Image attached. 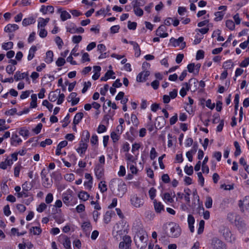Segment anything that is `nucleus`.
<instances>
[{
  "label": "nucleus",
  "mask_w": 249,
  "mask_h": 249,
  "mask_svg": "<svg viewBox=\"0 0 249 249\" xmlns=\"http://www.w3.org/2000/svg\"><path fill=\"white\" fill-rule=\"evenodd\" d=\"M60 18L62 21H65L71 18V15L66 11H63L60 14Z\"/></svg>",
  "instance_id": "obj_29"
},
{
  "label": "nucleus",
  "mask_w": 249,
  "mask_h": 249,
  "mask_svg": "<svg viewBox=\"0 0 249 249\" xmlns=\"http://www.w3.org/2000/svg\"><path fill=\"white\" fill-rule=\"evenodd\" d=\"M16 67L12 65H8L6 67V71L8 74H12L16 70Z\"/></svg>",
  "instance_id": "obj_51"
},
{
  "label": "nucleus",
  "mask_w": 249,
  "mask_h": 249,
  "mask_svg": "<svg viewBox=\"0 0 249 249\" xmlns=\"http://www.w3.org/2000/svg\"><path fill=\"white\" fill-rule=\"evenodd\" d=\"M18 28V26L17 24H8L4 28V31L6 33H11L17 30Z\"/></svg>",
  "instance_id": "obj_13"
},
{
  "label": "nucleus",
  "mask_w": 249,
  "mask_h": 249,
  "mask_svg": "<svg viewBox=\"0 0 249 249\" xmlns=\"http://www.w3.org/2000/svg\"><path fill=\"white\" fill-rule=\"evenodd\" d=\"M78 197L80 199L86 201L88 199L89 197V195L87 192L82 191L79 194Z\"/></svg>",
  "instance_id": "obj_33"
},
{
  "label": "nucleus",
  "mask_w": 249,
  "mask_h": 249,
  "mask_svg": "<svg viewBox=\"0 0 249 249\" xmlns=\"http://www.w3.org/2000/svg\"><path fill=\"white\" fill-rule=\"evenodd\" d=\"M129 43L133 45L134 49L135 51V55L136 57H139L141 54V50L138 44L134 41H130Z\"/></svg>",
  "instance_id": "obj_20"
},
{
  "label": "nucleus",
  "mask_w": 249,
  "mask_h": 249,
  "mask_svg": "<svg viewBox=\"0 0 249 249\" xmlns=\"http://www.w3.org/2000/svg\"><path fill=\"white\" fill-rule=\"evenodd\" d=\"M170 42L174 47L180 46V48L183 49L186 47V43L184 41V37L182 36L179 37L178 39L172 37Z\"/></svg>",
  "instance_id": "obj_5"
},
{
  "label": "nucleus",
  "mask_w": 249,
  "mask_h": 249,
  "mask_svg": "<svg viewBox=\"0 0 249 249\" xmlns=\"http://www.w3.org/2000/svg\"><path fill=\"white\" fill-rule=\"evenodd\" d=\"M52 143V140L50 139H47L44 141H42L40 142V146L42 147H44L46 145H51Z\"/></svg>",
  "instance_id": "obj_53"
},
{
  "label": "nucleus",
  "mask_w": 249,
  "mask_h": 249,
  "mask_svg": "<svg viewBox=\"0 0 249 249\" xmlns=\"http://www.w3.org/2000/svg\"><path fill=\"white\" fill-rule=\"evenodd\" d=\"M105 181H101L99 183V188L102 193H104L107 190V187Z\"/></svg>",
  "instance_id": "obj_45"
},
{
  "label": "nucleus",
  "mask_w": 249,
  "mask_h": 249,
  "mask_svg": "<svg viewBox=\"0 0 249 249\" xmlns=\"http://www.w3.org/2000/svg\"><path fill=\"white\" fill-rule=\"evenodd\" d=\"M166 30V28L165 27V26L163 25H160L156 30V35L163 38L167 37L168 34L167 33H163Z\"/></svg>",
  "instance_id": "obj_12"
},
{
  "label": "nucleus",
  "mask_w": 249,
  "mask_h": 249,
  "mask_svg": "<svg viewBox=\"0 0 249 249\" xmlns=\"http://www.w3.org/2000/svg\"><path fill=\"white\" fill-rule=\"evenodd\" d=\"M85 177L87 179H88L89 181H87V184H89V189H90L92 187V177L90 174L86 173L85 175Z\"/></svg>",
  "instance_id": "obj_47"
},
{
  "label": "nucleus",
  "mask_w": 249,
  "mask_h": 249,
  "mask_svg": "<svg viewBox=\"0 0 249 249\" xmlns=\"http://www.w3.org/2000/svg\"><path fill=\"white\" fill-rule=\"evenodd\" d=\"M88 147L87 142H83V139L80 143V146L77 149V151L80 154H84Z\"/></svg>",
  "instance_id": "obj_15"
},
{
  "label": "nucleus",
  "mask_w": 249,
  "mask_h": 249,
  "mask_svg": "<svg viewBox=\"0 0 249 249\" xmlns=\"http://www.w3.org/2000/svg\"><path fill=\"white\" fill-rule=\"evenodd\" d=\"M36 50V47L35 46H32L30 48L29 51V54L27 57L28 61L31 60L34 58V57L35 56V53Z\"/></svg>",
  "instance_id": "obj_23"
},
{
  "label": "nucleus",
  "mask_w": 249,
  "mask_h": 249,
  "mask_svg": "<svg viewBox=\"0 0 249 249\" xmlns=\"http://www.w3.org/2000/svg\"><path fill=\"white\" fill-rule=\"evenodd\" d=\"M47 208V205L44 203H41L37 207L36 210L39 213L42 212Z\"/></svg>",
  "instance_id": "obj_63"
},
{
  "label": "nucleus",
  "mask_w": 249,
  "mask_h": 249,
  "mask_svg": "<svg viewBox=\"0 0 249 249\" xmlns=\"http://www.w3.org/2000/svg\"><path fill=\"white\" fill-rule=\"evenodd\" d=\"M127 27L130 30H135L137 27V23L136 22L128 21Z\"/></svg>",
  "instance_id": "obj_58"
},
{
  "label": "nucleus",
  "mask_w": 249,
  "mask_h": 249,
  "mask_svg": "<svg viewBox=\"0 0 249 249\" xmlns=\"http://www.w3.org/2000/svg\"><path fill=\"white\" fill-rule=\"evenodd\" d=\"M13 47V43L12 42H8L6 43H4L2 45V48L3 50H8L12 49Z\"/></svg>",
  "instance_id": "obj_41"
},
{
  "label": "nucleus",
  "mask_w": 249,
  "mask_h": 249,
  "mask_svg": "<svg viewBox=\"0 0 249 249\" xmlns=\"http://www.w3.org/2000/svg\"><path fill=\"white\" fill-rule=\"evenodd\" d=\"M149 74L150 72L148 71H143L137 75L136 80L139 82H144Z\"/></svg>",
  "instance_id": "obj_11"
},
{
  "label": "nucleus",
  "mask_w": 249,
  "mask_h": 249,
  "mask_svg": "<svg viewBox=\"0 0 249 249\" xmlns=\"http://www.w3.org/2000/svg\"><path fill=\"white\" fill-rule=\"evenodd\" d=\"M84 114L82 112H78L75 115L73 121V124L76 125L78 124L81 121L83 117Z\"/></svg>",
  "instance_id": "obj_21"
},
{
  "label": "nucleus",
  "mask_w": 249,
  "mask_h": 249,
  "mask_svg": "<svg viewBox=\"0 0 249 249\" xmlns=\"http://www.w3.org/2000/svg\"><path fill=\"white\" fill-rule=\"evenodd\" d=\"M212 204H213V199H212V197L210 196H207L206 197V202H205V207L208 209H210V208H212Z\"/></svg>",
  "instance_id": "obj_43"
},
{
  "label": "nucleus",
  "mask_w": 249,
  "mask_h": 249,
  "mask_svg": "<svg viewBox=\"0 0 249 249\" xmlns=\"http://www.w3.org/2000/svg\"><path fill=\"white\" fill-rule=\"evenodd\" d=\"M91 82L89 81H88L87 82H85L84 88H83V89L82 90V92L83 93H85L87 91L88 88L89 87H90L91 86Z\"/></svg>",
  "instance_id": "obj_61"
},
{
  "label": "nucleus",
  "mask_w": 249,
  "mask_h": 249,
  "mask_svg": "<svg viewBox=\"0 0 249 249\" xmlns=\"http://www.w3.org/2000/svg\"><path fill=\"white\" fill-rule=\"evenodd\" d=\"M70 115L69 114H68L67 116L65 117L64 120H63V124H62V126L63 127H66L68 124L70 123Z\"/></svg>",
  "instance_id": "obj_59"
},
{
  "label": "nucleus",
  "mask_w": 249,
  "mask_h": 249,
  "mask_svg": "<svg viewBox=\"0 0 249 249\" xmlns=\"http://www.w3.org/2000/svg\"><path fill=\"white\" fill-rule=\"evenodd\" d=\"M53 54L52 51H48L46 52L45 61L47 63H51L53 61Z\"/></svg>",
  "instance_id": "obj_24"
},
{
  "label": "nucleus",
  "mask_w": 249,
  "mask_h": 249,
  "mask_svg": "<svg viewBox=\"0 0 249 249\" xmlns=\"http://www.w3.org/2000/svg\"><path fill=\"white\" fill-rule=\"evenodd\" d=\"M115 73L112 70H108L105 73V75L101 77L100 80L102 81H106L109 78L115 79V76H113Z\"/></svg>",
  "instance_id": "obj_14"
},
{
  "label": "nucleus",
  "mask_w": 249,
  "mask_h": 249,
  "mask_svg": "<svg viewBox=\"0 0 249 249\" xmlns=\"http://www.w3.org/2000/svg\"><path fill=\"white\" fill-rule=\"evenodd\" d=\"M83 135L84 137L83 140V142H89V138L90 137V134H89V132L88 131H84L83 133Z\"/></svg>",
  "instance_id": "obj_56"
},
{
  "label": "nucleus",
  "mask_w": 249,
  "mask_h": 249,
  "mask_svg": "<svg viewBox=\"0 0 249 249\" xmlns=\"http://www.w3.org/2000/svg\"><path fill=\"white\" fill-rule=\"evenodd\" d=\"M22 142L20 138H18V136L17 134H13L11 138V145H17L15 143H17L19 144Z\"/></svg>",
  "instance_id": "obj_22"
},
{
  "label": "nucleus",
  "mask_w": 249,
  "mask_h": 249,
  "mask_svg": "<svg viewBox=\"0 0 249 249\" xmlns=\"http://www.w3.org/2000/svg\"><path fill=\"white\" fill-rule=\"evenodd\" d=\"M125 244V247H130L131 243V239L130 236L125 235L124 237L123 241Z\"/></svg>",
  "instance_id": "obj_44"
},
{
  "label": "nucleus",
  "mask_w": 249,
  "mask_h": 249,
  "mask_svg": "<svg viewBox=\"0 0 249 249\" xmlns=\"http://www.w3.org/2000/svg\"><path fill=\"white\" fill-rule=\"evenodd\" d=\"M30 232H33L34 235H39L41 233L42 230L39 227H32L30 229Z\"/></svg>",
  "instance_id": "obj_34"
},
{
  "label": "nucleus",
  "mask_w": 249,
  "mask_h": 249,
  "mask_svg": "<svg viewBox=\"0 0 249 249\" xmlns=\"http://www.w3.org/2000/svg\"><path fill=\"white\" fill-rule=\"evenodd\" d=\"M65 63V59L62 57H59L56 61V64L58 67L63 66Z\"/></svg>",
  "instance_id": "obj_54"
},
{
  "label": "nucleus",
  "mask_w": 249,
  "mask_h": 249,
  "mask_svg": "<svg viewBox=\"0 0 249 249\" xmlns=\"http://www.w3.org/2000/svg\"><path fill=\"white\" fill-rule=\"evenodd\" d=\"M157 156V153L156 151L155 148L152 147L151 149L150 155L151 160H153L154 159H155L156 158V157Z\"/></svg>",
  "instance_id": "obj_60"
},
{
  "label": "nucleus",
  "mask_w": 249,
  "mask_h": 249,
  "mask_svg": "<svg viewBox=\"0 0 249 249\" xmlns=\"http://www.w3.org/2000/svg\"><path fill=\"white\" fill-rule=\"evenodd\" d=\"M42 105L46 107L50 111H52L53 108V105L50 103L47 100H45L43 101Z\"/></svg>",
  "instance_id": "obj_50"
},
{
  "label": "nucleus",
  "mask_w": 249,
  "mask_h": 249,
  "mask_svg": "<svg viewBox=\"0 0 249 249\" xmlns=\"http://www.w3.org/2000/svg\"><path fill=\"white\" fill-rule=\"evenodd\" d=\"M187 222L190 231L191 232H193L194 231V227L193 224L195 223V218L194 216L191 214L188 215Z\"/></svg>",
  "instance_id": "obj_17"
},
{
  "label": "nucleus",
  "mask_w": 249,
  "mask_h": 249,
  "mask_svg": "<svg viewBox=\"0 0 249 249\" xmlns=\"http://www.w3.org/2000/svg\"><path fill=\"white\" fill-rule=\"evenodd\" d=\"M204 57V52L203 50H198L196 55V59H203Z\"/></svg>",
  "instance_id": "obj_55"
},
{
  "label": "nucleus",
  "mask_w": 249,
  "mask_h": 249,
  "mask_svg": "<svg viewBox=\"0 0 249 249\" xmlns=\"http://www.w3.org/2000/svg\"><path fill=\"white\" fill-rule=\"evenodd\" d=\"M26 76H27V72L21 73L19 71H17L14 75V78L15 81H18L24 79Z\"/></svg>",
  "instance_id": "obj_19"
},
{
  "label": "nucleus",
  "mask_w": 249,
  "mask_h": 249,
  "mask_svg": "<svg viewBox=\"0 0 249 249\" xmlns=\"http://www.w3.org/2000/svg\"><path fill=\"white\" fill-rule=\"evenodd\" d=\"M58 91L59 95L58 96L59 97L58 98H57V105H60L64 101V98H65V95L63 93L60 94V90L59 89H57L55 92Z\"/></svg>",
  "instance_id": "obj_42"
},
{
  "label": "nucleus",
  "mask_w": 249,
  "mask_h": 249,
  "mask_svg": "<svg viewBox=\"0 0 249 249\" xmlns=\"http://www.w3.org/2000/svg\"><path fill=\"white\" fill-rule=\"evenodd\" d=\"M133 8L134 12L136 16L141 17L143 15V11L140 7L133 6Z\"/></svg>",
  "instance_id": "obj_37"
},
{
  "label": "nucleus",
  "mask_w": 249,
  "mask_h": 249,
  "mask_svg": "<svg viewBox=\"0 0 249 249\" xmlns=\"http://www.w3.org/2000/svg\"><path fill=\"white\" fill-rule=\"evenodd\" d=\"M162 198L166 202L172 203L174 202L173 197L169 193H164L163 195Z\"/></svg>",
  "instance_id": "obj_26"
},
{
  "label": "nucleus",
  "mask_w": 249,
  "mask_h": 249,
  "mask_svg": "<svg viewBox=\"0 0 249 249\" xmlns=\"http://www.w3.org/2000/svg\"><path fill=\"white\" fill-rule=\"evenodd\" d=\"M173 225L169 224L170 232L168 235L171 237H177L180 235L181 230L178 225L175 224L174 226H171Z\"/></svg>",
  "instance_id": "obj_8"
},
{
  "label": "nucleus",
  "mask_w": 249,
  "mask_h": 249,
  "mask_svg": "<svg viewBox=\"0 0 249 249\" xmlns=\"http://www.w3.org/2000/svg\"><path fill=\"white\" fill-rule=\"evenodd\" d=\"M233 66V63L231 60H230L226 62H225L223 64V67L226 69L231 68Z\"/></svg>",
  "instance_id": "obj_48"
},
{
  "label": "nucleus",
  "mask_w": 249,
  "mask_h": 249,
  "mask_svg": "<svg viewBox=\"0 0 249 249\" xmlns=\"http://www.w3.org/2000/svg\"><path fill=\"white\" fill-rule=\"evenodd\" d=\"M156 121H158V126L161 128L164 126V125L165 123V121L164 118L162 116L158 117L156 119Z\"/></svg>",
  "instance_id": "obj_36"
},
{
  "label": "nucleus",
  "mask_w": 249,
  "mask_h": 249,
  "mask_svg": "<svg viewBox=\"0 0 249 249\" xmlns=\"http://www.w3.org/2000/svg\"><path fill=\"white\" fill-rule=\"evenodd\" d=\"M42 126L41 123H39L35 128L33 129V131L36 134H38L40 133Z\"/></svg>",
  "instance_id": "obj_57"
},
{
  "label": "nucleus",
  "mask_w": 249,
  "mask_h": 249,
  "mask_svg": "<svg viewBox=\"0 0 249 249\" xmlns=\"http://www.w3.org/2000/svg\"><path fill=\"white\" fill-rule=\"evenodd\" d=\"M109 188L113 194L122 197L127 191L125 183L122 180L113 179L109 183Z\"/></svg>",
  "instance_id": "obj_1"
},
{
  "label": "nucleus",
  "mask_w": 249,
  "mask_h": 249,
  "mask_svg": "<svg viewBox=\"0 0 249 249\" xmlns=\"http://www.w3.org/2000/svg\"><path fill=\"white\" fill-rule=\"evenodd\" d=\"M39 19L40 21L38 23V28L44 27L50 21L49 18H46L45 19L40 18Z\"/></svg>",
  "instance_id": "obj_25"
},
{
  "label": "nucleus",
  "mask_w": 249,
  "mask_h": 249,
  "mask_svg": "<svg viewBox=\"0 0 249 249\" xmlns=\"http://www.w3.org/2000/svg\"><path fill=\"white\" fill-rule=\"evenodd\" d=\"M249 64V57L246 58L242 61L240 64L239 66L241 67H246Z\"/></svg>",
  "instance_id": "obj_64"
},
{
  "label": "nucleus",
  "mask_w": 249,
  "mask_h": 249,
  "mask_svg": "<svg viewBox=\"0 0 249 249\" xmlns=\"http://www.w3.org/2000/svg\"><path fill=\"white\" fill-rule=\"evenodd\" d=\"M226 26L230 30H233L235 28V24L231 20H227L226 22Z\"/></svg>",
  "instance_id": "obj_40"
},
{
  "label": "nucleus",
  "mask_w": 249,
  "mask_h": 249,
  "mask_svg": "<svg viewBox=\"0 0 249 249\" xmlns=\"http://www.w3.org/2000/svg\"><path fill=\"white\" fill-rule=\"evenodd\" d=\"M156 190L153 187L151 188L149 190V195L150 198L152 200H154V198L156 196Z\"/></svg>",
  "instance_id": "obj_52"
},
{
  "label": "nucleus",
  "mask_w": 249,
  "mask_h": 249,
  "mask_svg": "<svg viewBox=\"0 0 249 249\" xmlns=\"http://www.w3.org/2000/svg\"><path fill=\"white\" fill-rule=\"evenodd\" d=\"M94 172L97 178L101 179L104 175V166L97 164L94 168Z\"/></svg>",
  "instance_id": "obj_9"
},
{
  "label": "nucleus",
  "mask_w": 249,
  "mask_h": 249,
  "mask_svg": "<svg viewBox=\"0 0 249 249\" xmlns=\"http://www.w3.org/2000/svg\"><path fill=\"white\" fill-rule=\"evenodd\" d=\"M198 81L195 78H191L189 80V83H183V85L185 86V89L184 88H182L180 91L179 94L182 97H184L186 94V90L188 91L190 89V85H191L192 83H194L195 85L197 83Z\"/></svg>",
  "instance_id": "obj_6"
},
{
  "label": "nucleus",
  "mask_w": 249,
  "mask_h": 249,
  "mask_svg": "<svg viewBox=\"0 0 249 249\" xmlns=\"http://www.w3.org/2000/svg\"><path fill=\"white\" fill-rule=\"evenodd\" d=\"M137 247L140 249H144L147 246V234L143 231H139L134 238Z\"/></svg>",
  "instance_id": "obj_2"
},
{
  "label": "nucleus",
  "mask_w": 249,
  "mask_h": 249,
  "mask_svg": "<svg viewBox=\"0 0 249 249\" xmlns=\"http://www.w3.org/2000/svg\"><path fill=\"white\" fill-rule=\"evenodd\" d=\"M184 171L188 175L191 176L193 173V168L192 166H188L186 165L184 168Z\"/></svg>",
  "instance_id": "obj_49"
},
{
  "label": "nucleus",
  "mask_w": 249,
  "mask_h": 249,
  "mask_svg": "<svg viewBox=\"0 0 249 249\" xmlns=\"http://www.w3.org/2000/svg\"><path fill=\"white\" fill-rule=\"evenodd\" d=\"M211 247L213 249H227L226 245L217 237L212 239Z\"/></svg>",
  "instance_id": "obj_4"
},
{
  "label": "nucleus",
  "mask_w": 249,
  "mask_h": 249,
  "mask_svg": "<svg viewBox=\"0 0 249 249\" xmlns=\"http://www.w3.org/2000/svg\"><path fill=\"white\" fill-rule=\"evenodd\" d=\"M111 214L112 213L110 211H107L106 213L104 216V221L105 223L107 224L110 221L111 218Z\"/></svg>",
  "instance_id": "obj_35"
},
{
  "label": "nucleus",
  "mask_w": 249,
  "mask_h": 249,
  "mask_svg": "<svg viewBox=\"0 0 249 249\" xmlns=\"http://www.w3.org/2000/svg\"><path fill=\"white\" fill-rule=\"evenodd\" d=\"M235 225L241 232H244L247 229L246 224L244 221L240 218L238 220H235Z\"/></svg>",
  "instance_id": "obj_10"
},
{
  "label": "nucleus",
  "mask_w": 249,
  "mask_h": 249,
  "mask_svg": "<svg viewBox=\"0 0 249 249\" xmlns=\"http://www.w3.org/2000/svg\"><path fill=\"white\" fill-rule=\"evenodd\" d=\"M154 209L155 211L160 213L162 210H163L164 206L160 202H157L156 199H154L153 201Z\"/></svg>",
  "instance_id": "obj_18"
},
{
  "label": "nucleus",
  "mask_w": 249,
  "mask_h": 249,
  "mask_svg": "<svg viewBox=\"0 0 249 249\" xmlns=\"http://www.w3.org/2000/svg\"><path fill=\"white\" fill-rule=\"evenodd\" d=\"M145 3V0H134L132 2L133 6L137 7L143 6Z\"/></svg>",
  "instance_id": "obj_27"
},
{
  "label": "nucleus",
  "mask_w": 249,
  "mask_h": 249,
  "mask_svg": "<svg viewBox=\"0 0 249 249\" xmlns=\"http://www.w3.org/2000/svg\"><path fill=\"white\" fill-rule=\"evenodd\" d=\"M82 230L85 231H89L91 230V224L89 221L84 222L81 226Z\"/></svg>",
  "instance_id": "obj_31"
},
{
  "label": "nucleus",
  "mask_w": 249,
  "mask_h": 249,
  "mask_svg": "<svg viewBox=\"0 0 249 249\" xmlns=\"http://www.w3.org/2000/svg\"><path fill=\"white\" fill-rule=\"evenodd\" d=\"M43 179L44 180L42 182L43 186L46 188H50L52 185V180H49V178H46Z\"/></svg>",
  "instance_id": "obj_32"
},
{
  "label": "nucleus",
  "mask_w": 249,
  "mask_h": 249,
  "mask_svg": "<svg viewBox=\"0 0 249 249\" xmlns=\"http://www.w3.org/2000/svg\"><path fill=\"white\" fill-rule=\"evenodd\" d=\"M223 236L226 241L230 243H233L235 241L234 236L228 228H224L222 231Z\"/></svg>",
  "instance_id": "obj_7"
},
{
  "label": "nucleus",
  "mask_w": 249,
  "mask_h": 249,
  "mask_svg": "<svg viewBox=\"0 0 249 249\" xmlns=\"http://www.w3.org/2000/svg\"><path fill=\"white\" fill-rule=\"evenodd\" d=\"M131 204L135 208H140L144 204V200L136 194L132 195L130 196Z\"/></svg>",
  "instance_id": "obj_3"
},
{
  "label": "nucleus",
  "mask_w": 249,
  "mask_h": 249,
  "mask_svg": "<svg viewBox=\"0 0 249 249\" xmlns=\"http://www.w3.org/2000/svg\"><path fill=\"white\" fill-rule=\"evenodd\" d=\"M204 224H205V222L203 220H201L200 221L199 223V228L197 230V233L198 234L202 233V232L203 231L204 228Z\"/></svg>",
  "instance_id": "obj_46"
},
{
  "label": "nucleus",
  "mask_w": 249,
  "mask_h": 249,
  "mask_svg": "<svg viewBox=\"0 0 249 249\" xmlns=\"http://www.w3.org/2000/svg\"><path fill=\"white\" fill-rule=\"evenodd\" d=\"M63 239V245L66 249H70L71 248V242L70 238L66 235H63L61 236Z\"/></svg>",
  "instance_id": "obj_16"
},
{
  "label": "nucleus",
  "mask_w": 249,
  "mask_h": 249,
  "mask_svg": "<svg viewBox=\"0 0 249 249\" xmlns=\"http://www.w3.org/2000/svg\"><path fill=\"white\" fill-rule=\"evenodd\" d=\"M224 15V13L222 11L215 13V18H214V20L216 21L221 20L223 19Z\"/></svg>",
  "instance_id": "obj_39"
},
{
  "label": "nucleus",
  "mask_w": 249,
  "mask_h": 249,
  "mask_svg": "<svg viewBox=\"0 0 249 249\" xmlns=\"http://www.w3.org/2000/svg\"><path fill=\"white\" fill-rule=\"evenodd\" d=\"M35 22V19L31 17L29 18H24L22 21V24L23 26H26L28 25L34 23Z\"/></svg>",
  "instance_id": "obj_28"
},
{
  "label": "nucleus",
  "mask_w": 249,
  "mask_h": 249,
  "mask_svg": "<svg viewBox=\"0 0 249 249\" xmlns=\"http://www.w3.org/2000/svg\"><path fill=\"white\" fill-rule=\"evenodd\" d=\"M32 101L30 103V108H35L37 106V96L36 94H33L31 95Z\"/></svg>",
  "instance_id": "obj_30"
},
{
  "label": "nucleus",
  "mask_w": 249,
  "mask_h": 249,
  "mask_svg": "<svg viewBox=\"0 0 249 249\" xmlns=\"http://www.w3.org/2000/svg\"><path fill=\"white\" fill-rule=\"evenodd\" d=\"M82 39L81 36H74L72 37V41L74 43H79Z\"/></svg>",
  "instance_id": "obj_62"
},
{
  "label": "nucleus",
  "mask_w": 249,
  "mask_h": 249,
  "mask_svg": "<svg viewBox=\"0 0 249 249\" xmlns=\"http://www.w3.org/2000/svg\"><path fill=\"white\" fill-rule=\"evenodd\" d=\"M58 98V95L55 92L52 91L48 97L49 100L52 102H55Z\"/></svg>",
  "instance_id": "obj_38"
}]
</instances>
